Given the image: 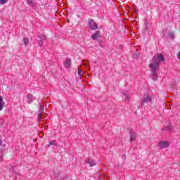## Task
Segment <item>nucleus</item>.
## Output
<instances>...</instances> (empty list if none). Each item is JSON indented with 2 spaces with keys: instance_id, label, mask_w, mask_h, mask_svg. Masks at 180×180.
Masks as SVG:
<instances>
[{
  "instance_id": "nucleus-1",
  "label": "nucleus",
  "mask_w": 180,
  "mask_h": 180,
  "mask_svg": "<svg viewBox=\"0 0 180 180\" xmlns=\"http://www.w3.org/2000/svg\"><path fill=\"white\" fill-rule=\"evenodd\" d=\"M153 63L149 65V68L150 71L153 72V81H157V72L158 71V68H160V63H162L165 61V58H164V55L162 53H159L155 55L152 58Z\"/></svg>"
},
{
  "instance_id": "nucleus-2",
  "label": "nucleus",
  "mask_w": 180,
  "mask_h": 180,
  "mask_svg": "<svg viewBox=\"0 0 180 180\" xmlns=\"http://www.w3.org/2000/svg\"><path fill=\"white\" fill-rule=\"evenodd\" d=\"M148 102L153 103V98L150 95L144 94V96L141 103V106H144V103H148Z\"/></svg>"
},
{
  "instance_id": "nucleus-3",
  "label": "nucleus",
  "mask_w": 180,
  "mask_h": 180,
  "mask_svg": "<svg viewBox=\"0 0 180 180\" xmlns=\"http://www.w3.org/2000/svg\"><path fill=\"white\" fill-rule=\"evenodd\" d=\"M88 27L90 30H96L98 29V24L95 22L94 19H90L88 21Z\"/></svg>"
},
{
  "instance_id": "nucleus-4",
  "label": "nucleus",
  "mask_w": 180,
  "mask_h": 180,
  "mask_svg": "<svg viewBox=\"0 0 180 180\" xmlns=\"http://www.w3.org/2000/svg\"><path fill=\"white\" fill-rule=\"evenodd\" d=\"M127 130L129 131V143H133V141H134L136 139H137V135L136 134V132H134L133 130L130 129H127Z\"/></svg>"
},
{
  "instance_id": "nucleus-5",
  "label": "nucleus",
  "mask_w": 180,
  "mask_h": 180,
  "mask_svg": "<svg viewBox=\"0 0 180 180\" xmlns=\"http://www.w3.org/2000/svg\"><path fill=\"white\" fill-rule=\"evenodd\" d=\"M158 146L160 148H167V147H169V143L167 141H162L158 143Z\"/></svg>"
},
{
  "instance_id": "nucleus-6",
  "label": "nucleus",
  "mask_w": 180,
  "mask_h": 180,
  "mask_svg": "<svg viewBox=\"0 0 180 180\" xmlns=\"http://www.w3.org/2000/svg\"><path fill=\"white\" fill-rule=\"evenodd\" d=\"M46 39V35L39 34L38 35L37 41H39V46L41 47L43 46V41Z\"/></svg>"
},
{
  "instance_id": "nucleus-7",
  "label": "nucleus",
  "mask_w": 180,
  "mask_h": 180,
  "mask_svg": "<svg viewBox=\"0 0 180 180\" xmlns=\"http://www.w3.org/2000/svg\"><path fill=\"white\" fill-rule=\"evenodd\" d=\"M86 164H89L90 167H95L96 165V162H95V160L92 158H89L85 160Z\"/></svg>"
},
{
  "instance_id": "nucleus-8",
  "label": "nucleus",
  "mask_w": 180,
  "mask_h": 180,
  "mask_svg": "<svg viewBox=\"0 0 180 180\" xmlns=\"http://www.w3.org/2000/svg\"><path fill=\"white\" fill-rule=\"evenodd\" d=\"M64 67H65V68H70V67H71V59L70 58H66V60L64 62Z\"/></svg>"
},
{
  "instance_id": "nucleus-9",
  "label": "nucleus",
  "mask_w": 180,
  "mask_h": 180,
  "mask_svg": "<svg viewBox=\"0 0 180 180\" xmlns=\"http://www.w3.org/2000/svg\"><path fill=\"white\" fill-rule=\"evenodd\" d=\"M98 37H101V34L99 31H96L95 33L91 35V39L93 40H96Z\"/></svg>"
},
{
  "instance_id": "nucleus-10",
  "label": "nucleus",
  "mask_w": 180,
  "mask_h": 180,
  "mask_svg": "<svg viewBox=\"0 0 180 180\" xmlns=\"http://www.w3.org/2000/svg\"><path fill=\"white\" fill-rule=\"evenodd\" d=\"M4 106H5V102L4 101V97L0 96V112L4 109Z\"/></svg>"
},
{
  "instance_id": "nucleus-11",
  "label": "nucleus",
  "mask_w": 180,
  "mask_h": 180,
  "mask_svg": "<svg viewBox=\"0 0 180 180\" xmlns=\"http://www.w3.org/2000/svg\"><path fill=\"white\" fill-rule=\"evenodd\" d=\"M27 2L28 5L32 6L34 9H36L37 8V6H36V3L33 2V0H27Z\"/></svg>"
},
{
  "instance_id": "nucleus-12",
  "label": "nucleus",
  "mask_w": 180,
  "mask_h": 180,
  "mask_svg": "<svg viewBox=\"0 0 180 180\" xmlns=\"http://www.w3.org/2000/svg\"><path fill=\"white\" fill-rule=\"evenodd\" d=\"M27 98L28 103H32V102H33V95H32L31 94H29Z\"/></svg>"
},
{
  "instance_id": "nucleus-13",
  "label": "nucleus",
  "mask_w": 180,
  "mask_h": 180,
  "mask_svg": "<svg viewBox=\"0 0 180 180\" xmlns=\"http://www.w3.org/2000/svg\"><path fill=\"white\" fill-rule=\"evenodd\" d=\"M50 146H57V141L56 140H53L52 141H49L48 144V147H50Z\"/></svg>"
},
{
  "instance_id": "nucleus-14",
  "label": "nucleus",
  "mask_w": 180,
  "mask_h": 180,
  "mask_svg": "<svg viewBox=\"0 0 180 180\" xmlns=\"http://www.w3.org/2000/svg\"><path fill=\"white\" fill-rule=\"evenodd\" d=\"M172 129V127H171V125H167L166 127H165L164 128L162 129V130H165L167 131H169V130H171Z\"/></svg>"
},
{
  "instance_id": "nucleus-15",
  "label": "nucleus",
  "mask_w": 180,
  "mask_h": 180,
  "mask_svg": "<svg viewBox=\"0 0 180 180\" xmlns=\"http://www.w3.org/2000/svg\"><path fill=\"white\" fill-rule=\"evenodd\" d=\"M43 119V114L41 112L38 114V122H41V120Z\"/></svg>"
},
{
  "instance_id": "nucleus-16",
  "label": "nucleus",
  "mask_w": 180,
  "mask_h": 180,
  "mask_svg": "<svg viewBox=\"0 0 180 180\" xmlns=\"http://www.w3.org/2000/svg\"><path fill=\"white\" fill-rule=\"evenodd\" d=\"M77 74L80 77V78H82V70L80 68L77 69Z\"/></svg>"
},
{
  "instance_id": "nucleus-17",
  "label": "nucleus",
  "mask_w": 180,
  "mask_h": 180,
  "mask_svg": "<svg viewBox=\"0 0 180 180\" xmlns=\"http://www.w3.org/2000/svg\"><path fill=\"white\" fill-rule=\"evenodd\" d=\"M168 34L172 39H175V34L174 32H169Z\"/></svg>"
},
{
  "instance_id": "nucleus-18",
  "label": "nucleus",
  "mask_w": 180,
  "mask_h": 180,
  "mask_svg": "<svg viewBox=\"0 0 180 180\" xmlns=\"http://www.w3.org/2000/svg\"><path fill=\"white\" fill-rule=\"evenodd\" d=\"M23 40H24L25 46H27V44H29V39L27 38V37H25V38L23 39Z\"/></svg>"
},
{
  "instance_id": "nucleus-19",
  "label": "nucleus",
  "mask_w": 180,
  "mask_h": 180,
  "mask_svg": "<svg viewBox=\"0 0 180 180\" xmlns=\"http://www.w3.org/2000/svg\"><path fill=\"white\" fill-rule=\"evenodd\" d=\"M43 112H44V108H43V105H39V113L42 115Z\"/></svg>"
},
{
  "instance_id": "nucleus-20",
  "label": "nucleus",
  "mask_w": 180,
  "mask_h": 180,
  "mask_svg": "<svg viewBox=\"0 0 180 180\" xmlns=\"http://www.w3.org/2000/svg\"><path fill=\"white\" fill-rule=\"evenodd\" d=\"M8 2V0H0V5H5Z\"/></svg>"
},
{
  "instance_id": "nucleus-21",
  "label": "nucleus",
  "mask_w": 180,
  "mask_h": 180,
  "mask_svg": "<svg viewBox=\"0 0 180 180\" xmlns=\"http://www.w3.org/2000/svg\"><path fill=\"white\" fill-rule=\"evenodd\" d=\"M147 23H148V21L147 20V18H145V26H146V29L147 28Z\"/></svg>"
},
{
  "instance_id": "nucleus-22",
  "label": "nucleus",
  "mask_w": 180,
  "mask_h": 180,
  "mask_svg": "<svg viewBox=\"0 0 180 180\" xmlns=\"http://www.w3.org/2000/svg\"><path fill=\"white\" fill-rule=\"evenodd\" d=\"M124 95L126 96L127 101H130V96L126 95V94H124Z\"/></svg>"
},
{
  "instance_id": "nucleus-23",
  "label": "nucleus",
  "mask_w": 180,
  "mask_h": 180,
  "mask_svg": "<svg viewBox=\"0 0 180 180\" xmlns=\"http://www.w3.org/2000/svg\"><path fill=\"white\" fill-rule=\"evenodd\" d=\"M122 160H126V154H123L122 155Z\"/></svg>"
},
{
  "instance_id": "nucleus-24",
  "label": "nucleus",
  "mask_w": 180,
  "mask_h": 180,
  "mask_svg": "<svg viewBox=\"0 0 180 180\" xmlns=\"http://www.w3.org/2000/svg\"><path fill=\"white\" fill-rule=\"evenodd\" d=\"M4 158L2 157V156H0V161H2V159H3Z\"/></svg>"
},
{
  "instance_id": "nucleus-25",
  "label": "nucleus",
  "mask_w": 180,
  "mask_h": 180,
  "mask_svg": "<svg viewBox=\"0 0 180 180\" xmlns=\"http://www.w3.org/2000/svg\"><path fill=\"white\" fill-rule=\"evenodd\" d=\"M120 49H122V45L120 46Z\"/></svg>"
},
{
  "instance_id": "nucleus-26",
  "label": "nucleus",
  "mask_w": 180,
  "mask_h": 180,
  "mask_svg": "<svg viewBox=\"0 0 180 180\" xmlns=\"http://www.w3.org/2000/svg\"><path fill=\"white\" fill-rule=\"evenodd\" d=\"M84 65H86V63H84Z\"/></svg>"
},
{
  "instance_id": "nucleus-27",
  "label": "nucleus",
  "mask_w": 180,
  "mask_h": 180,
  "mask_svg": "<svg viewBox=\"0 0 180 180\" xmlns=\"http://www.w3.org/2000/svg\"><path fill=\"white\" fill-rule=\"evenodd\" d=\"M88 77H91V75H89Z\"/></svg>"
},
{
  "instance_id": "nucleus-28",
  "label": "nucleus",
  "mask_w": 180,
  "mask_h": 180,
  "mask_svg": "<svg viewBox=\"0 0 180 180\" xmlns=\"http://www.w3.org/2000/svg\"><path fill=\"white\" fill-rule=\"evenodd\" d=\"M98 180H102V179H98Z\"/></svg>"
}]
</instances>
